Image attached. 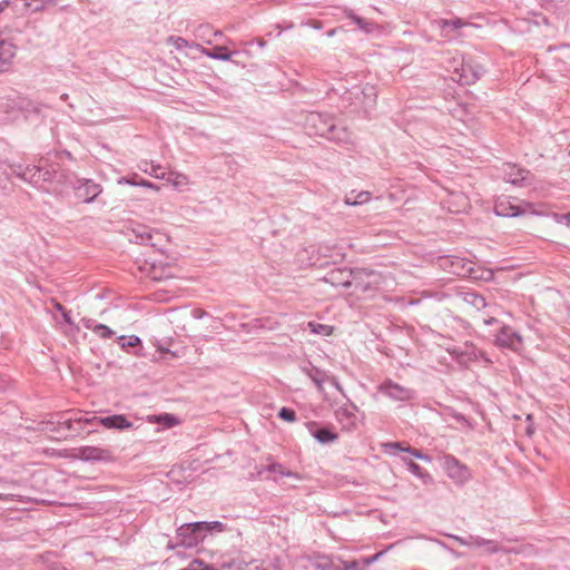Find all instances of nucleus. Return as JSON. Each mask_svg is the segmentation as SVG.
Listing matches in <instances>:
<instances>
[{
    "mask_svg": "<svg viewBox=\"0 0 570 570\" xmlns=\"http://www.w3.org/2000/svg\"><path fill=\"white\" fill-rule=\"evenodd\" d=\"M351 96L354 100L352 104L366 112L376 105L377 89L374 85L365 83L364 86L354 87Z\"/></svg>",
    "mask_w": 570,
    "mask_h": 570,
    "instance_id": "obj_1",
    "label": "nucleus"
},
{
    "mask_svg": "<svg viewBox=\"0 0 570 570\" xmlns=\"http://www.w3.org/2000/svg\"><path fill=\"white\" fill-rule=\"evenodd\" d=\"M306 127L315 135L325 138L330 136V132L336 130V125L332 117L321 112H309L306 117Z\"/></svg>",
    "mask_w": 570,
    "mask_h": 570,
    "instance_id": "obj_2",
    "label": "nucleus"
},
{
    "mask_svg": "<svg viewBox=\"0 0 570 570\" xmlns=\"http://www.w3.org/2000/svg\"><path fill=\"white\" fill-rule=\"evenodd\" d=\"M225 530V525L219 521H213V522H194V523H187L183 524L178 528L177 534L179 537H187L188 532H190L194 538L188 542V544H191V541H197L202 538L203 532H222Z\"/></svg>",
    "mask_w": 570,
    "mask_h": 570,
    "instance_id": "obj_3",
    "label": "nucleus"
},
{
    "mask_svg": "<svg viewBox=\"0 0 570 570\" xmlns=\"http://www.w3.org/2000/svg\"><path fill=\"white\" fill-rule=\"evenodd\" d=\"M443 468L446 475L456 484H464L471 479L469 468L452 455H445Z\"/></svg>",
    "mask_w": 570,
    "mask_h": 570,
    "instance_id": "obj_4",
    "label": "nucleus"
},
{
    "mask_svg": "<svg viewBox=\"0 0 570 570\" xmlns=\"http://www.w3.org/2000/svg\"><path fill=\"white\" fill-rule=\"evenodd\" d=\"M379 391L394 401L406 402L415 397V391L397 384L391 380H385L379 385Z\"/></svg>",
    "mask_w": 570,
    "mask_h": 570,
    "instance_id": "obj_5",
    "label": "nucleus"
},
{
    "mask_svg": "<svg viewBox=\"0 0 570 570\" xmlns=\"http://www.w3.org/2000/svg\"><path fill=\"white\" fill-rule=\"evenodd\" d=\"M483 72L484 69L481 65L462 59L460 68H454L453 79L463 85H471L475 82Z\"/></svg>",
    "mask_w": 570,
    "mask_h": 570,
    "instance_id": "obj_6",
    "label": "nucleus"
},
{
    "mask_svg": "<svg viewBox=\"0 0 570 570\" xmlns=\"http://www.w3.org/2000/svg\"><path fill=\"white\" fill-rule=\"evenodd\" d=\"M14 174L21 179L35 185H38L40 181L52 183L57 180V170L55 168L26 167L22 171L14 170Z\"/></svg>",
    "mask_w": 570,
    "mask_h": 570,
    "instance_id": "obj_7",
    "label": "nucleus"
},
{
    "mask_svg": "<svg viewBox=\"0 0 570 570\" xmlns=\"http://www.w3.org/2000/svg\"><path fill=\"white\" fill-rule=\"evenodd\" d=\"M76 196L85 203H92L101 193V185L91 179L79 178L73 185Z\"/></svg>",
    "mask_w": 570,
    "mask_h": 570,
    "instance_id": "obj_8",
    "label": "nucleus"
},
{
    "mask_svg": "<svg viewBox=\"0 0 570 570\" xmlns=\"http://www.w3.org/2000/svg\"><path fill=\"white\" fill-rule=\"evenodd\" d=\"M495 344L500 347L517 351L522 345V337L512 327L503 325L495 336Z\"/></svg>",
    "mask_w": 570,
    "mask_h": 570,
    "instance_id": "obj_9",
    "label": "nucleus"
},
{
    "mask_svg": "<svg viewBox=\"0 0 570 570\" xmlns=\"http://www.w3.org/2000/svg\"><path fill=\"white\" fill-rule=\"evenodd\" d=\"M503 179L513 186L522 187L531 183L532 176L528 170L523 168H519L515 165L507 164L504 168Z\"/></svg>",
    "mask_w": 570,
    "mask_h": 570,
    "instance_id": "obj_10",
    "label": "nucleus"
},
{
    "mask_svg": "<svg viewBox=\"0 0 570 570\" xmlns=\"http://www.w3.org/2000/svg\"><path fill=\"white\" fill-rule=\"evenodd\" d=\"M77 456L83 461H110L112 459L111 451L98 446H81Z\"/></svg>",
    "mask_w": 570,
    "mask_h": 570,
    "instance_id": "obj_11",
    "label": "nucleus"
},
{
    "mask_svg": "<svg viewBox=\"0 0 570 570\" xmlns=\"http://www.w3.org/2000/svg\"><path fill=\"white\" fill-rule=\"evenodd\" d=\"M357 406L353 403L344 404L335 410L337 421L343 424L344 429L351 430L356 425Z\"/></svg>",
    "mask_w": 570,
    "mask_h": 570,
    "instance_id": "obj_12",
    "label": "nucleus"
},
{
    "mask_svg": "<svg viewBox=\"0 0 570 570\" xmlns=\"http://www.w3.org/2000/svg\"><path fill=\"white\" fill-rule=\"evenodd\" d=\"M440 29L441 36L448 40H456L462 36L460 31L462 27L466 26L460 19L439 20L435 22Z\"/></svg>",
    "mask_w": 570,
    "mask_h": 570,
    "instance_id": "obj_13",
    "label": "nucleus"
},
{
    "mask_svg": "<svg viewBox=\"0 0 570 570\" xmlns=\"http://www.w3.org/2000/svg\"><path fill=\"white\" fill-rule=\"evenodd\" d=\"M352 276H353V269H346V268H336L331 271L325 277L324 281L326 283H330L333 286H342L345 288H348L352 286Z\"/></svg>",
    "mask_w": 570,
    "mask_h": 570,
    "instance_id": "obj_14",
    "label": "nucleus"
},
{
    "mask_svg": "<svg viewBox=\"0 0 570 570\" xmlns=\"http://www.w3.org/2000/svg\"><path fill=\"white\" fill-rule=\"evenodd\" d=\"M17 55V47L7 40H0V73L9 71Z\"/></svg>",
    "mask_w": 570,
    "mask_h": 570,
    "instance_id": "obj_15",
    "label": "nucleus"
},
{
    "mask_svg": "<svg viewBox=\"0 0 570 570\" xmlns=\"http://www.w3.org/2000/svg\"><path fill=\"white\" fill-rule=\"evenodd\" d=\"M376 275L374 272H368L366 269H353L352 276V286L354 287V292H366L371 289L373 282L371 278H374Z\"/></svg>",
    "mask_w": 570,
    "mask_h": 570,
    "instance_id": "obj_16",
    "label": "nucleus"
},
{
    "mask_svg": "<svg viewBox=\"0 0 570 570\" xmlns=\"http://www.w3.org/2000/svg\"><path fill=\"white\" fill-rule=\"evenodd\" d=\"M494 212L498 216L502 217H515L521 214L519 205L512 204L505 198L497 200Z\"/></svg>",
    "mask_w": 570,
    "mask_h": 570,
    "instance_id": "obj_17",
    "label": "nucleus"
},
{
    "mask_svg": "<svg viewBox=\"0 0 570 570\" xmlns=\"http://www.w3.org/2000/svg\"><path fill=\"white\" fill-rule=\"evenodd\" d=\"M99 423L106 429L125 430L132 426V423L126 416L117 414L99 419Z\"/></svg>",
    "mask_w": 570,
    "mask_h": 570,
    "instance_id": "obj_18",
    "label": "nucleus"
},
{
    "mask_svg": "<svg viewBox=\"0 0 570 570\" xmlns=\"http://www.w3.org/2000/svg\"><path fill=\"white\" fill-rule=\"evenodd\" d=\"M451 354L458 360L459 363L465 366L478 357L476 351L472 345L455 347L451 351Z\"/></svg>",
    "mask_w": 570,
    "mask_h": 570,
    "instance_id": "obj_19",
    "label": "nucleus"
},
{
    "mask_svg": "<svg viewBox=\"0 0 570 570\" xmlns=\"http://www.w3.org/2000/svg\"><path fill=\"white\" fill-rule=\"evenodd\" d=\"M450 212L460 213L469 207V200L465 195L461 193H451L446 200Z\"/></svg>",
    "mask_w": 570,
    "mask_h": 570,
    "instance_id": "obj_20",
    "label": "nucleus"
},
{
    "mask_svg": "<svg viewBox=\"0 0 570 570\" xmlns=\"http://www.w3.org/2000/svg\"><path fill=\"white\" fill-rule=\"evenodd\" d=\"M167 180L175 189L179 191L188 189L191 185L189 177L178 171H170Z\"/></svg>",
    "mask_w": 570,
    "mask_h": 570,
    "instance_id": "obj_21",
    "label": "nucleus"
},
{
    "mask_svg": "<svg viewBox=\"0 0 570 570\" xmlns=\"http://www.w3.org/2000/svg\"><path fill=\"white\" fill-rule=\"evenodd\" d=\"M345 14L365 33H371L377 29V24L375 22L355 14L352 10H346Z\"/></svg>",
    "mask_w": 570,
    "mask_h": 570,
    "instance_id": "obj_22",
    "label": "nucleus"
},
{
    "mask_svg": "<svg viewBox=\"0 0 570 570\" xmlns=\"http://www.w3.org/2000/svg\"><path fill=\"white\" fill-rule=\"evenodd\" d=\"M371 199V194L368 191H361L354 194L353 191L345 196L344 203L347 206H357L366 204Z\"/></svg>",
    "mask_w": 570,
    "mask_h": 570,
    "instance_id": "obj_23",
    "label": "nucleus"
},
{
    "mask_svg": "<svg viewBox=\"0 0 570 570\" xmlns=\"http://www.w3.org/2000/svg\"><path fill=\"white\" fill-rule=\"evenodd\" d=\"M306 373L308 377L313 381V383L317 386V390L320 392H323V384L325 381H327L328 375L318 368L308 370Z\"/></svg>",
    "mask_w": 570,
    "mask_h": 570,
    "instance_id": "obj_24",
    "label": "nucleus"
},
{
    "mask_svg": "<svg viewBox=\"0 0 570 570\" xmlns=\"http://www.w3.org/2000/svg\"><path fill=\"white\" fill-rule=\"evenodd\" d=\"M327 139L336 141V142H343L348 144L352 140L351 132L345 127H337L336 130L330 132V136H327Z\"/></svg>",
    "mask_w": 570,
    "mask_h": 570,
    "instance_id": "obj_25",
    "label": "nucleus"
},
{
    "mask_svg": "<svg viewBox=\"0 0 570 570\" xmlns=\"http://www.w3.org/2000/svg\"><path fill=\"white\" fill-rule=\"evenodd\" d=\"M203 53L215 60L227 61L232 58V53L225 47H215L212 50L203 49Z\"/></svg>",
    "mask_w": 570,
    "mask_h": 570,
    "instance_id": "obj_26",
    "label": "nucleus"
},
{
    "mask_svg": "<svg viewBox=\"0 0 570 570\" xmlns=\"http://www.w3.org/2000/svg\"><path fill=\"white\" fill-rule=\"evenodd\" d=\"M223 567L234 570H265L258 564L236 560H233L228 563H224Z\"/></svg>",
    "mask_w": 570,
    "mask_h": 570,
    "instance_id": "obj_27",
    "label": "nucleus"
},
{
    "mask_svg": "<svg viewBox=\"0 0 570 570\" xmlns=\"http://www.w3.org/2000/svg\"><path fill=\"white\" fill-rule=\"evenodd\" d=\"M313 435L320 443H330L337 439V434L328 429H318Z\"/></svg>",
    "mask_w": 570,
    "mask_h": 570,
    "instance_id": "obj_28",
    "label": "nucleus"
},
{
    "mask_svg": "<svg viewBox=\"0 0 570 570\" xmlns=\"http://www.w3.org/2000/svg\"><path fill=\"white\" fill-rule=\"evenodd\" d=\"M313 567L317 570H333L334 560L327 556H317L313 562Z\"/></svg>",
    "mask_w": 570,
    "mask_h": 570,
    "instance_id": "obj_29",
    "label": "nucleus"
},
{
    "mask_svg": "<svg viewBox=\"0 0 570 570\" xmlns=\"http://www.w3.org/2000/svg\"><path fill=\"white\" fill-rule=\"evenodd\" d=\"M55 3V0H24V7L31 11H40Z\"/></svg>",
    "mask_w": 570,
    "mask_h": 570,
    "instance_id": "obj_30",
    "label": "nucleus"
},
{
    "mask_svg": "<svg viewBox=\"0 0 570 570\" xmlns=\"http://www.w3.org/2000/svg\"><path fill=\"white\" fill-rule=\"evenodd\" d=\"M267 470L271 471V472L279 473V474L285 475V476L293 478L296 481H301L302 480L301 474H298L296 472H292L289 470H286L283 465H281L278 463H273V464L268 465Z\"/></svg>",
    "mask_w": 570,
    "mask_h": 570,
    "instance_id": "obj_31",
    "label": "nucleus"
},
{
    "mask_svg": "<svg viewBox=\"0 0 570 570\" xmlns=\"http://www.w3.org/2000/svg\"><path fill=\"white\" fill-rule=\"evenodd\" d=\"M307 326L309 327L311 332L314 334L323 335V336H330L333 334V327L326 324H318L314 322H308Z\"/></svg>",
    "mask_w": 570,
    "mask_h": 570,
    "instance_id": "obj_32",
    "label": "nucleus"
},
{
    "mask_svg": "<svg viewBox=\"0 0 570 570\" xmlns=\"http://www.w3.org/2000/svg\"><path fill=\"white\" fill-rule=\"evenodd\" d=\"M121 348L126 347H135L141 344V340L136 335L125 336L121 335L118 337Z\"/></svg>",
    "mask_w": 570,
    "mask_h": 570,
    "instance_id": "obj_33",
    "label": "nucleus"
},
{
    "mask_svg": "<svg viewBox=\"0 0 570 570\" xmlns=\"http://www.w3.org/2000/svg\"><path fill=\"white\" fill-rule=\"evenodd\" d=\"M465 299L478 309L487 306L484 297L478 294H469Z\"/></svg>",
    "mask_w": 570,
    "mask_h": 570,
    "instance_id": "obj_34",
    "label": "nucleus"
},
{
    "mask_svg": "<svg viewBox=\"0 0 570 570\" xmlns=\"http://www.w3.org/2000/svg\"><path fill=\"white\" fill-rule=\"evenodd\" d=\"M94 333L101 338H110L115 334L111 328L104 324L95 325Z\"/></svg>",
    "mask_w": 570,
    "mask_h": 570,
    "instance_id": "obj_35",
    "label": "nucleus"
},
{
    "mask_svg": "<svg viewBox=\"0 0 570 570\" xmlns=\"http://www.w3.org/2000/svg\"><path fill=\"white\" fill-rule=\"evenodd\" d=\"M167 42L178 50L189 47V42L183 37L170 36L167 38Z\"/></svg>",
    "mask_w": 570,
    "mask_h": 570,
    "instance_id": "obj_36",
    "label": "nucleus"
},
{
    "mask_svg": "<svg viewBox=\"0 0 570 570\" xmlns=\"http://www.w3.org/2000/svg\"><path fill=\"white\" fill-rule=\"evenodd\" d=\"M188 570H217L216 568H214L213 566L210 564H207L205 563L203 560L200 559H195L193 560L189 566H188Z\"/></svg>",
    "mask_w": 570,
    "mask_h": 570,
    "instance_id": "obj_37",
    "label": "nucleus"
},
{
    "mask_svg": "<svg viewBox=\"0 0 570 570\" xmlns=\"http://www.w3.org/2000/svg\"><path fill=\"white\" fill-rule=\"evenodd\" d=\"M278 416L287 422H294L296 420V414L292 409L282 407L279 410Z\"/></svg>",
    "mask_w": 570,
    "mask_h": 570,
    "instance_id": "obj_38",
    "label": "nucleus"
},
{
    "mask_svg": "<svg viewBox=\"0 0 570 570\" xmlns=\"http://www.w3.org/2000/svg\"><path fill=\"white\" fill-rule=\"evenodd\" d=\"M407 469L411 473H413L414 475H416L417 478H424L425 474L423 472V469L415 462L413 461H409L407 462Z\"/></svg>",
    "mask_w": 570,
    "mask_h": 570,
    "instance_id": "obj_39",
    "label": "nucleus"
},
{
    "mask_svg": "<svg viewBox=\"0 0 570 570\" xmlns=\"http://www.w3.org/2000/svg\"><path fill=\"white\" fill-rule=\"evenodd\" d=\"M471 540H472V543L475 546H489V549L491 551H497V547L494 546V543L492 541L484 540L479 537H476V538L471 537Z\"/></svg>",
    "mask_w": 570,
    "mask_h": 570,
    "instance_id": "obj_40",
    "label": "nucleus"
},
{
    "mask_svg": "<svg viewBox=\"0 0 570 570\" xmlns=\"http://www.w3.org/2000/svg\"><path fill=\"white\" fill-rule=\"evenodd\" d=\"M404 452L411 453L416 459H420V460H423V461H426V462H431V458L429 455L423 454L421 451H419L416 449H412L410 446H406V449H404Z\"/></svg>",
    "mask_w": 570,
    "mask_h": 570,
    "instance_id": "obj_41",
    "label": "nucleus"
},
{
    "mask_svg": "<svg viewBox=\"0 0 570 570\" xmlns=\"http://www.w3.org/2000/svg\"><path fill=\"white\" fill-rule=\"evenodd\" d=\"M364 567L356 560L350 561L346 563V568H341L340 566L333 567V570H363Z\"/></svg>",
    "mask_w": 570,
    "mask_h": 570,
    "instance_id": "obj_42",
    "label": "nucleus"
},
{
    "mask_svg": "<svg viewBox=\"0 0 570 570\" xmlns=\"http://www.w3.org/2000/svg\"><path fill=\"white\" fill-rule=\"evenodd\" d=\"M159 422L165 423L167 426H174L178 423V420L169 414H165L158 417Z\"/></svg>",
    "mask_w": 570,
    "mask_h": 570,
    "instance_id": "obj_43",
    "label": "nucleus"
},
{
    "mask_svg": "<svg viewBox=\"0 0 570 570\" xmlns=\"http://www.w3.org/2000/svg\"><path fill=\"white\" fill-rule=\"evenodd\" d=\"M327 381L344 396L346 397L345 391L338 380L335 376H328Z\"/></svg>",
    "mask_w": 570,
    "mask_h": 570,
    "instance_id": "obj_44",
    "label": "nucleus"
},
{
    "mask_svg": "<svg viewBox=\"0 0 570 570\" xmlns=\"http://www.w3.org/2000/svg\"><path fill=\"white\" fill-rule=\"evenodd\" d=\"M137 186L146 187V188L153 189L155 191H159V189H160L157 185L153 184L149 180H145V179L139 180Z\"/></svg>",
    "mask_w": 570,
    "mask_h": 570,
    "instance_id": "obj_45",
    "label": "nucleus"
},
{
    "mask_svg": "<svg viewBox=\"0 0 570 570\" xmlns=\"http://www.w3.org/2000/svg\"><path fill=\"white\" fill-rule=\"evenodd\" d=\"M387 449L394 450V451H402L404 452V446L400 442H392L384 445Z\"/></svg>",
    "mask_w": 570,
    "mask_h": 570,
    "instance_id": "obj_46",
    "label": "nucleus"
},
{
    "mask_svg": "<svg viewBox=\"0 0 570 570\" xmlns=\"http://www.w3.org/2000/svg\"><path fill=\"white\" fill-rule=\"evenodd\" d=\"M62 317H63V321L70 325V326H73L76 330H78V326H76L75 322L72 321L71 316H70V312L69 311H63L62 312Z\"/></svg>",
    "mask_w": 570,
    "mask_h": 570,
    "instance_id": "obj_47",
    "label": "nucleus"
},
{
    "mask_svg": "<svg viewBox=\"0 0 570 570\" xmlns=\"http://www.w3.org/2000/svg\"><path fill=\"white\" fill-rule=\"evenodd\" d=\"M82 325L88 328V330H91L94 332V327H95V322L94 320L91 318H82Z\"/></svg>",
    "mask_w": 570,
    "mask_h": 570,
    "instance_id": "obj_48",
    "label": "nucleus"
},
{
    "mask_svg": "<svg viewBox=\"0 0 570 570\" xmlns=\"http://www.w3.org/2000/svg\"><path fill=\"white\" fill-rule=\"evenodd\" d=\"M118 184H120V185L121 184H128V185L137 186L138 181L129 179V178L121 177V178L118 179Z\"/></svg>",
    "mask_w": 570,
    "mask_h": 570,
    "instance_id": "obj_49",
    "label": "nucleus"
},
{
    "mask_svg": "<svg viewBox=\"0 0 570 570\" xmlns=\"http://www.w3.org/2000/svg\"><path fill=\"white\" fill-rule=\"evenodd\" d=\"M18 498L16 494H2L0 493V500L14 501Z\"/></svg>",
    "mask_w": 570,
    "mask_h": 570,
    "instance_id": "obj_50",
    "label": "nucleus"
},
{
    "mask_svg": "<svg viewBox=\"0 0 570 570\" xmlns=\"http://www.w3.org/2000/svg\"><path fill=\"white\" fill-rule=\"evenodd\" d=\"M99 419L98 416H91V417H86V419H78L77 421L79 422H85V423H95V422H99Z\"/></svg>",
    "mask_w": 570,
    "mask_h": 570,
    "instance_id": "obj_51",
    "label": "nucleus"
},
{
    "mask_svg": "<svg viewBox=\"0 0 570 570\" xmlns=\"http://www.w3.org/2000/svg\"><path fill=\"white\" fill-rule=\"evenodd\" d=\"M137 238H139L141 243H145L151 239V235L146 232L145 234L137 235Z\"/></svg>",
    "mask_w": 570,
    "mask_h": 570,
    "instance_id": "obj_52",
    "label": "nucleus"
},
{
    "mask_svg": "<svg viewBox=\"0 0 570 570\" xmlns=\"http://www.w3.org/2000/svg\"><path fill=\"white\" fill-rule=\"evenodd\" d=\"M8 6H9L8 0H3L0 2V14L8 8Z\"/></svg>",
    "mask_w": 570,
    "mask_h": 570,
    "instance_id": "obj_53",
    "label": "nucleus"
},
{
    "mask_svg": "<svg viewBox=\"0 0 570 570\" xmlns=\"http://www.w3.org/2000/svg\"><path fill=\"white\" fill-rule=\"evenodd\" d=\"M158 168H159V167H157V168H153V171L150 173V175H151V176H154V177H156V178H165V175H164V174H161V175H160V174H158V173H157V169H158Z\"/></svg>",
    "mask_w": 570,
    "mask_h": 570,
    "instance_id": "obj_54",
    "label": "nucleus"
},
{
    "mask_svg": "<svg viewBox=\"0 0 570 570\" xmlns=\"http://www.w3.org/2000/svg\"><path fill=\"white\" fill-rule=\"evenodd\" d=\"M383 553H384V551H380V552L375 553L374 556H372L370 558H371V560L373 562H375V561H377L383 556Z\"/></svg>",
    "mask_w": 570,
    "mask_h": 570,
    "instance_id": "obj_55",
    "label": "nucleus"
},
{
    "mask_svg": "<svg viewBox=\"0 0 570 570\" xmlns=\"http://www.w3.org/2000/svg\"><path fill=\"white\" fill-rule=\"evenodd\" d=\"M362 563H363V567H367V566L372 564V563H373V561H372V560H371V558L368 557V558H364V559H363V561H362Z\"/></svg>",
    "mask_w": 570,
    "mask_h": 570,
    "instance_id": "obj_56",
    "label": "nucleus"
},
{
    "mask_svg": "<svg viewBox=\"0 0 570 570\" xmlns=\"http://www.w3.org/2000/svg\"><path fill=\"white\" fill-rule=\"evenodd\" d=\"M562 219L566 222V225L570 227V214L563 215Z\"/></svg>",
    "mask_w": 570,
    "mask_h": 570,
    "instance_id": "obj_57",
    "label": "nucleus"
},
{
    "mask_svg": "<svg viewBox=\"0 0 570 570\" xmlns=\"http://www.w3.org/2000/svg\"><path fill=\"white\" fill-rule=\"evenodd\" d=\"M493 323H497V320H495L494 317H490V318H488V320H484V324H485V325H491V324H493Z\"/></svg>",
    "mask_w": 570,
    "mask_h": 570,
    "instance_id": "obj_58",
    "label": "nucleus"
},
{
    "mask_svg": "<svg viewBox=\"0 0 570 570\" xmlns=\"http://www.w3.org/2000/svg\"><path fill=\"white\" fill-rule=\"evenodd\" d=\"M350 561H343L341 559H338V563H335V566H340L341 568H346V563H348Z\"/></svg>",
    "mask_w": 570,
    "mask_h": 570,
    "instance_id": "obj_59",
    "label": "nucleus"
},
{
    "mask_svg": "<svg viewBox=\"0 0 570 570\" xmlns=\"http://www.w3.org/2000/svg\"><path fill=\"white\" fill-rule=\"evenodd\" d=\"M55 307H56V309H57V311H60L61 313H62L63 311H66V309H65V307H63L60 303H56V304H55Z\"/></svg>",
    "mask_w": 570,
    "mask_h": 570,
    "instance_id": "obj_60",
    "label": "nucleus"
},
{
    "mask_svg": "<svg viewBox=\"0 0 570 570\" xmlns=\"http://www.w3.org/2000/svg\"><path fill=\"white\" fill-rule=\"evenodd\" d=\"M62 424L66 426V429H68V430L71 429V421L70 420L65 421Z\"/></svg>",
    "mask_w": 570,
    "mask_h": 570,
    "instance_id": "obj_61",
    "label": "nucleus"
},
{
    "mask_svg": "<svg viewBox=\"0 0 570 570\" xmlns=\"http://www.w3.org/2000/svg\"><path fill=\"white\" fill-rule=\"evenodd\" d=\"M527 433H528V434H532V433H533V430H532L531 428H528V429H527Z\"/></svg>",
    "mask_w": 570,
    "mask_h": 570,
    "instance_id": "obj_62",
    "label": "nucleus"
},
{
    "mask_svg": "<svg viewBox=\"0 0 570 570\" xmlns=\"http://www.w3.org/2000/svg\"><path fill=\"white\" fill-rule=\"evenodd\" d=\"M453 273H455V274H461V272H460V271H459V268H456V267L453 269Z\"/></svg>",
    "mask_w": 570,
    "mask_h": 570,
    "instance_id": "obj_63",
    "label": "nucleus"
},
{
    "mask_svg": "<svg viewBox=\"0 0 570 570\" xmlns=\"http://www.w3.org/2000/svg\"><path fill=\"white\" fill-rule=\"evenodd\" d=\"M62 178H65V175H63V174H60V175H59V179H58V180L60 181V180H62Z\"/></svg>",
    "mask_w": 570,
    "mask_h": 570,
    "instance_id": "obj_64",
    "label": "nucleus"
}]
</instances>
